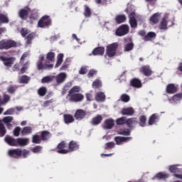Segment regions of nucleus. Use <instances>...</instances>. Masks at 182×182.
<instances>
[{"label": "nucleus", "instance_id": "obj_1", "mask_svg": "<svg viewBox=\"0 0 182 182\" xmlns=\"http://www.w3.org/2000/svg\"><path fill=\"white\" fill-rule=\"evenodd\" d=\"M80 86L75 85L68 92L67 97H68L69 102L73 103H79L82 102L85 99V95L80 92Z\"/></svg>", "mask_w": 182, "mask_h": 182}, {"label": "nucleus", "instance_id": "obj_2", "mask_svg": "<svg viewBox=\"0 0 182 182\" xmlns=\"http://www.w3.org/2000/svg\"><path fill=\"white\" fill-rule=\"evenodd\" d=\"M6 143L14 147H25L29 144V139L27 138H12V136H6L4 139Z\"/></svg>", "mask_w": 182, "mask_h": 182}, {"label": "nucleus", "instance_id": "obj_3", "mask_svg": "<svg viewBox=\"0 0 182 182\" xmlns=\"http://www.w3.org/2000/svg\"><path fill=\"white\" fill-rule=\"evenodd\" d=\"M116 124L117 126H123L124 124H127L129 129H133V127H134L133 124H137V118L132 117L126 119V117H122L116 119Z\"/></svg>", "mask_w": 182, "mask_h": 182}, {"label": "nucleus", "instance_id": "obj_4", "mask_svg": "<svg viewBox=\"0 0 182 182\" xmlns=\"http://www.w3.org/2000/svg\"><path fill=\"white\" fill-rule=\"evenodd\" d=\"M45 60V55H40L38 60L36 63L38 70H50L53 69V64L46 62L43 63Z\"/></svg>", "mask_w": 182, "mask_h": 182}, {"label": "nucleus", "instance_id": "obj_5", "mask_svg": "<svg viewBox=\"0 0 182 182\" xmlns=\"http://www.w3.org/2000/svg\"><path fill=\"white\" fill-rule=\"evenodd\" d=\"M18 43L16 41L11 39H3L0 41V50H8L11 49V48H16Z\"/></svg>", "mask_w": 182, "mask_h": 182}, {"label": "nucleus", "instance_id": "obj_6", "mask_svg": "<svg viewBox=\"0 0 182 182\" xmlns=\"http://www.w3.org/2000/svg\"><path fill=\"white\" fill-rule=\"evenodd\" d=\"M117 48H119V43H112L107 46L106 55H107L108 58L116 56Z\"/></svg>", "mask_w": 182, "mask_h": 182}, {"label": "nucleus", "instance_id": "obj_7", "mask_svg": "<svg viewBox=\"0 0 182 182\" xmlns=\"http://www.w3.org/2000/svg\"><path fill=\"white\" fill-rule=\"evenodd\" d=\"M68 147V144H66V141H62L60 143H59L55 148V151L58 153V154H68L69 153V151L66 148Z\"/></svg>", "mask_w": 182, "mask_h": 182}, {"label": "nucleus", "instance_id": "obj_8", "mask_svg": "<svg viewBox=\"0 0 182 182\" xmlns=\"http://www.w3.org/2000/svg\"><path fill=\"white\" fill-rule=\"evenodd\" d=\"M52 20L50 19V17L44 16L38 21V28H45L46 26H50Z\"/></svg>", "mask_w": 182, "mask_h": 182}, {"label": "nucleus", "instance_id": "obj_9", "mask_svg": "<svg viewBox=\"0 0 182 182\" xmlns=\"http://www.w3.org/2000/svg\"><path fill=\"white\" fill-rule=\"evenodd\" d=\"M9 157H11V159H20L22 157V149L17 148L9 149L8 151Z\"/></svg>", "mask_w": 182, "mask_h": 182}, {"label": "nucleus", "instance_id": "obj_10", "mask_svg": "<svg viewBox=\"0 0 182 182\" xmlns=\"http://www.w3.org/2000/svg\"><path fill=\"white\" fill-rule=\"evenodd\" d=\"M129 28L127 25H122L116 30L117 36H124V35H127L129 33Z\"/></svg>", "mask_w": 182, "mask_h": 182}, {"label": "nucleus", "instance_id": "obj_11", "mask_svg": "<svg viewBox=\"0 0 182 182\" xmlns=\"http://www.w3.org/2000/svg\"><path fill=\"white\" fill-rule=\"evenodd\" d=\"M29 12H31V8L26 6L23 9H21L19 10L18 15L22 21H26L28 19Z\"/></svg>", "mask_w": 182, "mask_h": 182}, {"label": "nucleus", "instance_id": "obj_12", "mask_svg": "<svg viewBox=\"0 0 182 182\" xmlns=\"http://www.w3.org/2000/svg\"><path fill=\"white\" fill-rule=\"evenodd\" d=\"M139 72L140 73L144 75V76H146L147 77L153 75V70H151V68H150L149 65H142L139 68Z\"/></svg>", "mask_w": 182, "mask_h": 182}, {"label": "nucleus", "instance_id": "obj_13", "mask_svg": "<svg viewBox=\"0 0 182 182\" xmlns=\"http://www.w3.org/2000/svg\"><path fill=\"white\" fill-rule=\"evenodd\" d=\"M11 100V96L8 94H3V100L1 99L0 96V114L4 113V107L1 106H5Z\"/></svg>", "mask_w": 182, "mask_h": 182}, {"label": "nucleus", "instance_id": "obj_14", "mask_svg": "<svg viewBox=\"0 0 182 182\" xmlns=\"http://www.w3.org/2000/svg\"><path fill=\"white\" fill-rule=\"evenodd\" d=\"M0 59L4 62V65L8 68H11L14 65V62H15V58H6L1 55L0 56Z\"/></svg>", "mask_w": 182, "mask_h": 182}, {"label": "nucleus", "instance_id": "obj_15", "mask_svg": "<svg viewBox=\"0 0 182 182\" xmlns=\"http://www.w3.org/2000/svg\"><path fill=\"white\" fill-rule=\"evenodd\" d=\"M102 127L105 130H110L112 127H114V120L113 119H105Z\"/></svg>", "mask_w": 182, "mask_h": 182}, {"label": "nucleus", "instance_id": "obj_16", "mask_svg": "<svg viewBox=\"0 0 182 182\" xmlns=\"http://www.w3.org/2000/svg\"><path fill=\"white\" fill-rule=\"evenodd\" d=\"M76 150H79V144L75 141H70L68 144V153L76 151Z\"/></svg>", "mask_w": 182, "mask_h": 182}, {"label": "nucleus", "instance_id": "obj_17", "mask_svg": "<svg viewBox=\"0 0 182 182\" xmlns=\"http://www.w3.org/2000/svg\"><path fill=\"white\" fill-rule=\"evenodd\" d=\"M74 117L76 120H82V119L86 117V112L83 109H77L74 114Z\"/></svg>", "mask_w": 182, "mask_h": 182}, {"label": "nucleus", "instance_id": "obj_18", "mask_svg": "<svg viewBox=\"0 0 182 182\" xmlns=\"http://www.w3.org/2000/svg\"><path fill=\"white\" fill-rule=\"evenodd\" d=\"M114 140L117 144L120 145L122 143H127V141H130V140H132V136H116Z\"/></svg>", "mask_w": 182, "mask_h": 182}, {"label": "nucleus", "instance_id": "obj_19", "mask_svg": "<svg viewBox=\"0 0 182 182\" xmlns=\"http://www.w3.org/2000/svg\"><path fill=\"white\" fill-rule=\"evenodd\" d=\"M160 119V117L157 114H153L149 119L148 124L149 126H153V124H156V123L159 122Z\"/></svg>", "mask_w": 182, "mask_h": 182}, {"label": "nucleus", "instance_id": "obj_20", "mask_svg": "<svg viewBox=\"0 0 182 182\" xmlns=\"http://www.w3.org/2000/svg\"><path fill=\"white\" fill-rule=\"evenodd\" d=\"M67 77L68 76L66 75V73H60L57 76H55L54 79H55V82H57L58 85H60V83H63V82L66 80Z\"/></svg>", "mask_w": 182, "mask_h": 182}, {"label": "nucleus", "instance_id": "obj_21", "mask_svg": "<svg viewBox=\"0 0 182 182\" xmlns=\"http://www.w3.org/2000/svg\"><path fill=\"white\" fill-rule=\"evenodd\" d=\"M122 116H133L134 114V109L133 107H127L121 110Z\"/></svg>", "mask_w": 182, "mask_h": 182}, {"label": "nucleus", "instance_id": "obj_22", "mask_svg": "<svg viewBox=\"0 0 182 182\" xmlns=\"http://www.w3.org/2000/svg\"><path fill=\"white\" fill-rule=\"evenodd\" d=\"M94 56H103L105 55V47H97L92 52Z\"/></svg>", "mask_w": 182, "mask_h": 182}, {"label": "nucleus", "instance_id": "obj_23", "mask_svg": "<svg viewBox=\"0 0 182 182\" xmlns=\"http://www.w3.org/2000/svg\"><path fill=\"white\" fill-rule=\"evenodd\" d=\"M95 100L96 102L102 103V102H105L106 100V95L103 92H97L95 95Z\"/></svg>", "mask_w": 182, "mask_h": 182}, {"label": "nucleus", "instance_id": "obj_24", "mask_svg": "<svg viewBox=\"0 0 182 182\" xmlns=\"http://www.w3.org/2000/svg\"><path fill=\"white\" fill-rule=\"evenodd\" d=\"M130 85L132 87H136V89H139V87H141L142 84L141 81L138 78H133L130 81Z\"/></svg>", "mask_w": 182, "mask_h": 182}, {"label": "nucleus", "instance_id": "obj_25", "mask_svg": "<svg viewBox=\"0 0 182 182\" xmlns=\"http://www.w3.org/2000/svg\"><path fill=\"white\" fill-rule=\"evenodd\" d=\"M166 93L173 95L177 92V87L174 84H169L166 86Z\"/></svg>", "mask_w": 182, "mask_h": 182}, {"label": "nucleus", "instance_id": "obj_26", "mask_svg": "<svg viewBox=\"0 0 182 182\" xmlns=\"http://www.w3.org/2000/svg\"><path fill=\"white\" fill-rule=\"evenodd\" d=\"M102 120H103V117L102 115L98 114L95 117H93L91 121V124L92 126H97L102 123Z\"/></svg>", "mask_w": 182, "mask_h": 182}, {"label": "nucleus", "instance_id": "obj_27", "mask_svg": "<svg viewBox=\"0 0 182 182\" xmlns=\"http://www.w3.org/2000/svg\"><path fill=\"white\" fill-rule=\"evenodd\" d=\"M127 18L126 17V15L124 14H119L115 16V22L118 25H120V23H124L125 21H127Z\"/></svg>", "mask_w": 182, "mask_h": 182}, {"label": "nucleus", "instance_id": "obj_28", "mask_svg": "<svg viewBox=\"0 0 182 182\" xmlns=\"http://www.w3.org/2000/svg\"><path fill=\"white\" fill-rule=\"evenodd\" d=\"M156 36H157V34H156V33L153 31H150L143 38V40L145 42H149V41L154 39Z\"/></svg>", "mask_w": 182, "mask_h": 182}, {"label": "nucleus", "instance_id": "obj_29", "mask_svg": "<svg viewBox=\"0 0 182 182\" xmlns=\"http://www.w3.org/2000/svg\"><path fill=\"white\" fill-rule=\"evenodd\" d=\"M41 141H46L47 140H49L50 138V132L49 131H42L40 132Z\"/></svg>", "mask_w": 182, "mask_h": 182}, {"label": "nucleus", "instance_id": "obj_30", "mask_svg": "<svg viewBox=\"0 0 182 182\" xmlns=\"http://www.w3.org/2000/svg\"><path fill=\"white\" fill-rule=\"evenodd\" d=\"M30 80H31V77L26 75H23L18 77V82L23 83L24 85H28Z\"/></svg>", "mask_w": 182, "mask_h": 182}, {"label": "nucleus", "instance_id": "obj_31", "mask_svg": "<svg viewBox=\"0 0 182 182\" xmlns=\"http://www.w3.org/2000/svg\"><path fill=\"white\" fill-rule=\"evenodd\" d=\"M63 117H64V122L66 124H69L75 122V118H73V116L71 114H65L63 115Z\"/></svg>", "mask_w": 182, "mask_h": 182}, {"label": "nucleus", "instance_id": "obj_32", "mask_svg": "<svg viewBox=\"0 0 182 182\" xmlns=\"http://www.w3.org/2000/svg\"><path fill=\"white\" fill-rule=\"evenodd\" d=\"M150 22L152 23L156 24L159 23V21H160V14L155 13L154 14L149 18Z\"/></svg>", "mask_w": 182, "mask_h": 182}, {"label": "nucleus", "instance_id": "obj_33", "mask_svg": "<svg viewBox=\"0 0 182 182\" xmlns=\"http://www.w3.org/2000/svg\"><path fill=\"white\" fill-rule=\"evenodd\" d=\"M32 127H24L21 133V136H28V134H32Z\"/></svg>", "mask_w": 182, "mask_h": 182}, {"label": "nucleus", "instance_id": "obj_34", "mask_svg": "<svg viewBox=\"0 0 182 182\" xmlns=\"http://www.w3.org/2000/svg\"><path fill=\"white\" fill-rule=\"evenodd\" d=\"M167 23H168V21L166 19V18H163L159 26V28L161 30V31H167L168 28H167Z\"/></svg>", "mask_w": 182, "mask_h": 182}, {"label": "nucleus", "instance_id": "obj_35", "mask_svg": "<svg viewBox=\"0 0 182 182\" xmlns=\"http://www.w3.org/2000/svg\"><path fill=\"white\" fill-rule=\"evenodd\" d=\"M64 56L65 55H63V53H59L58 55L57 62H56V64L55 65V68H59V66H60V65H62V63H63V58H64Z\"/></svg>", "mask_w": 182, "mask_h": 182}, {"label": "nucleus", "instance_id": "obj_36", "mask_svg": "<svg viewBox=\"0 0 182 182\" xmlns=\"http://www.w3.org/2000/svg\"><path fill=\"white\" fill-rule=\"evenodd\" d=\"M125 12L126 14H127L128 15V18L129 19H136V11H131L130 10V8L127 7L126 9H125Z\"/></svg>", "mask_w": 182, "mask_h": 182}, {"label": "nucleus", "instance_id": "obj_37", "mask_svg": "<svg viewBox=\"0 0 182 182\" xmlns=\"http://www.w3.org/2000/svg\"><path fill=\"white\" fill-rule=\"evenodd\" d=\"M156 177L158 180H165V178H168L170 175L164 172H159L156 174Z\"/></svg>", "mask_w": 182, "mask_h": 182}, {"label": "nucleus", "instance_id": "obj_38", "mask_svg": "<svg viewBox=\"0 0 182 182\" xmlns=\"http://www.w3.org/2000/svg\"><path fill=\"white\" fill-rule=\"evenodd\" d=\"M2 23H9V18L8 16L0 14V25H2Z\"/></svg>", "mask_w": 182, "mask_h": 182}, {"label": "nucleus", "instance_id": "obj_39", "mask_svg": "<svg viewBox=\"0 0 182 182\" xmlns=\"http://www.w3.org/2000/svg\"><path fill=\"white\" fill-rule=\"evenodd\" d=\"M41 141H42V139L41 136L38 134L33 135L32 143H34V144H41Z\"/></svg>", "mask_w": 182, "mask_h": 182}, {"label": "nucleus", "instance_id": "obj_40", "mask_svg": "<svg viewBox=\"0 0 182 182\" xmlns=\"http://www.w3.org/2000/svg\"><path fill=\"white\" fill-rule=\"evenodd\" d=\"M146 122H147V117L145 115H141L139 117V124L141 127H146Z\"/></svg>", "mask_w": 182, "mask_h": 182}, {"label": "nucleus", "instance_id": "obj_41", "mask_svg": "<svg viewBox=\"0 0 182 182\" xmlns=\"http://www.w3.org/2000/svg\"><path fill=\"white\" fill-rule=\"evenodd\" d=\"M84 16L85 18H90L92 16V10L87 5L85 6Z\"/></svg>", "mask_w": 182, "mask_h": 182}, {"label": "nucleus", "instance_id": "obj_42", "mask_svg": "<svg viewBox=\"0 0 182 182\" xmlns=\"http://www.w3.org/2000/svg\"><path fill=\"white\" fill-rule=\"evenodd\" d=\"M56 54L53 52H49L46 55V59L48 62H55Z\"/></svg>", "mask_w": 182, "mask_h": 182}, {"label": "nucleus", "instance_id": "obj_43", "mask_svg": "<svg viewBox=\"0 0 182 182\" xmlns=\"http://www.w3.org/2000/svg\"><path fill=\"white\" fill-rule=\"evenodd\" d=\"M48 93V88L46 87H41L38 90V95L43 97Z\"/></svg>", "mask_w": 182, "mask_h": 182}, {"label": "nucleus", "instance_id": "obj_44", "mask_svg": "<svg viewBox=\"0 0 182 182\" xmlns=\"http://www.w3.org/2000/svg\"><path fill=\"white\" fill-rule=\"evenodd\" d=\"M19 86L18 85H10L7 88L8 93H10V95H14L16 90H18V88Z\"/></svg>", "mask_w": 182, "mask_h": 182}, {"label": "nucleus", "instance_id": "obj_45", "mask_svg": "<svg viewBox=\"0 0 182 182\" xmlns=\"http://www.w3.org/2000/svg\"><path fill=\"white\" fill-rule=\"evenodd\" d=\"M134 48V43L133 42L127 43L124 47V52H130V50H133Z\"/></svg>", "mask_w": 182, "mask_h": 182}, {"label": "nucleus", "instance_id": "obj_46", "mask_svg": "<svg viewBox=\"0 0 182 182\" xmlns=\"http://www.w3.org/2000/svg\"><path fill=\"white\" fill-rule=\"evenodd\" d=\"M5 134H6V128H5V125L0 119V137H4Z\"/></svg>", "mask_w": 182, "mask_h": 182}, {"label": "nucleus", "instance_id": "obj_47", "mask_svg": "<svg viewBox=\"0 0 182 182\" xmlns=\"http://www.w3.org/2000/svg\"><path fill=\"white\" fill-rule=\"evenodd\" d=\"M55 79V76L50 75V76H46L43 77L41 79V83H49L50 82H52Z\"/></svg>", "mask_w": 182, "mask_h": 182}, {"label": "nucleus", "instance_id": "obj_48", "mask_svg": "<svg viewBox=\"0 0 182 182\" xmlns=\"http://www.w3.org/2000/svg\"><path fill=\"white\" fill-rule=\"evenodd\" d=\"M14 120V117L8 116L4 117L2 119H1V123H5V124H7L8 123H12V121Z\"/></svg>", "mask_w": 182, "mask_h": 182}, {"label": "nucleus", "instance_id": "obj_49", "mask_svg": "<svg viewBox=\"0 0 182 182\" xmlns=\"http://www.w3.org/2000/svg\"><path fill=\"white\" fill-rule=\"evenodd\" d=\"M120 100L124 102V103H127L130 102V96L127 94H122L120 97Z\"/></svg>", "mask_w": 182, "mask_h": 182}, {"label": "nucleus", "instance_id": "obj_50", "mask_svg": "<svg viewBox=\"0 0 182 182\" xmlns=\"http://www.w3.org/2000/svg\"><path fill=\"white\" fill-rule=\"evenodd\" d=\"M93 89H99V87H102V82L99 80H95L92 82Z\"/></svg>", "mask_w": 182, "mask_h": 182}, {"label": "nucleus", "instance_id": "obj_51", "mask_svg": "<svg viewBox=\"0 0 182 182\" xmlns=\"http://www.w3.org/2000/svg\"><path fill=\"white\" fill-rule=\"evenodd\" d=\"M21 128L19 127H16L14 130L13 131V134L15 136V137H19V134H21Z\"/></svg>", "mask_w": 182, "mask_h": 182}, {"label": "nucleus", "instance_id": "obj_52", "mask_svg": "<svg viewBox=\"0 0 182 182\" xmlns=\"http://www.w3.org/2000/svg\"><path fill=\"white\" fill-rule=\"evenodd\" d=\"M131 28H137V20L136 18L129 19Z\"/></svg>", "mask_w": 182, "mask_h": 182}, {"label": "nucleus", "instance_id": "obj_53", "mask_svg": "<svg viewBox=\"0 0 182 182\" xmlns=\"http://www.w3.org/2000/svg\"><path fill=\"white\" fill-rule=\"evenodd\" d=\"M173 102H178V100H181L182 99V93H178L173 96L172 97Z\"/></svg>", "mask_w": 182, "mask_h": 182}, {"label": "nucleus", "instance_id": "obj_54", "mask_svg": "<svg viewBox=\"0 0 182 182\" xmlns=\"http://www.w3.org/2000/svg\"><path fill=\"white\" fill-rule=\"evenodd\" d=\"M114 147V142L111 141V142H107L105 144V150H109V149H113Z\"/></svg>", "mask_w": 182, "mask_h": 182}, {"label": "nucleus", "instance_id": "obj_55", "mask_svg": "<svg viewBox=\"0 0 182 182\" xmlns=\"http://www.w3.org/2000/svg\"><path fill=\"white\" fill-rule=\"evenodd\" d=\"M15 113V108L8 109L6 112H4V116H8L9 114H14Z\"/></svg>", "mask_w": 182, "mask_h": 182}, {"label": "nucleus", "instance_id": "obj_56", "mask_svg": "<svg viewBox=\"0 0 182 182\" xmlns=\"http://www.w3.org/2000/svg\"><path fill=\"white\" fill-rule=\"evenodd\" d=\"M132 129H127V130L121 131L119 134H122V136H130V133Z\"/></svg>", "mask_w": 182, "mask_h": 182}, {"label": "nucleus", "instance_id": "obj_57", "mask_svg": "<svg viewBox=\"0 0 182 182\" xmlns=\"http://www.w3.org/2000/svg\"><path fill=\"white\" fill-rule=\"evenodd\" d=\"M29 155V151L26 149H21V156L23 159H26L28 156Z\"/></svg>", "mask_w": 182, "mask_h": 182}, {"label": "nucleus", "instance_id": "obj_58", "mask_svg": "<svg viewBox=\"0 0 182 182\" xmlns=\"http://www.w3.org/2000/svg\"><path fill=\"white\" fill-rule=\"evenodd\" d=\"M38 16H39L38 15V12H36V13H32L29 16V18H30V19H33V21H36V19H38Z\"/></svg>", "mask_w": 182, "mask_h": 182}, {"label": "nucleus", "instance_id": "obj_59", "mask_svg": "<svg viewBox=\"0 0 182 182\" xmlns=\"http://www.w3.org/2000/svg\"><path fill=\"white\" fill-rule=\"evenodd\" d=\"M53 103V99H50L49 100L45 101L43 102L44 107H48L50 105H52Z\"/></svg>", "mask_w": 182, "mask_h": 182}, {"label": "nucleus", "instance_id": "obj_60", "mask_svg": "<svg viewBox=\"0 0 182 182\" xmlns=\"http://www.w3.org/2000/svg\"><path fill=\"white\" fill-rule=\"evenodd\" d=\"M42 150V146H37L33 149V153H39Z\"/></svg>", "mask_w": 182, "mask_h": 182}, {"label": "nucleus", "instance_id": "obj_61", "mask_svg": "<svg viewBox=\"0 0 182 182\" xmlns=\"http://www.w3.org/2000/svg\"><path fill=\"white\" fill-rule=\"evenodd\" d=\"M33 37H34L33 33L28 34L27 36V39H28L27 43H31V41H32V39H33Z\"/></svg>", "mask_w": 182, "mask_h": 182}, {"label": "nucleus", "instance_id": "obj_62", "mask_svg": "<svg viewBox=\"0 0 182 182\" xmlns=\"http://www.w3.org/2000/svg\"><path fill=\"white\" fill-rule=\"evenodd\" d=\"M21 35L23 36V38H25L26 35H28V29L22 28L21 31Z\"/></svg>", "mask_w": 182, "mask_h": 182}, {"label": "nucleus", "instance_id": "obj_63", "mask_svg": "<svg viewBox=\"0 0 182 182\" xmlns=\"http://www.w3.org/2000/svg\"><path fill=\"white\" fill-rule=\"evenodd\" d=\"M87 70L85 67H82L79 71L80 75H86Z\"/></svg>", "mask_w": 182, "mask_h": 182}, {"label": "nucleus", "instance_id": "obj_64", "mask_svg": "<svg viewBox=\"0 0 182 182\" xmlns=\"http://www.w3.org/2000/svg\"><path fill=\"white\" fill-rule=\"evenodd\" d=\"M96 75V70H91L87 74L88 77H93Z\"/></svg>", "mask_w": 182, "mask_h": 182}]
</instances>
